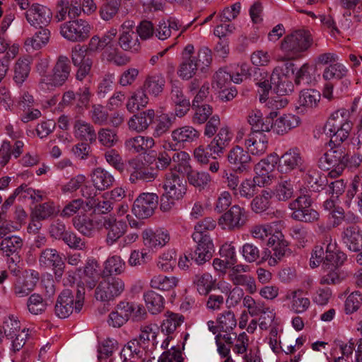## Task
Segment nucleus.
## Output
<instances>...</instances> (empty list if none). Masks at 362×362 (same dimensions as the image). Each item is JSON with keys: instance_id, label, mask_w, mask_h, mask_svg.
Returning a JSON list of instances; mask_svg holds the SVG:
<instances>
[{"instance_id": "obj_1", "label": "nucleus", "mask_w": 362, "mask_h": 362, "mask_svg": "<svg viewBox=\"0 0 362 362\" xmlns=\"http://www.w3.org/2000/svg\"><path fill=\"white\" fill-rule=\"evenodd\" d=\"M105 47L100 37L94 35L90 38L87 48L80 45L72 48L71 57L73 64L78 68L76 74L77 80L83 81L90 72L93 59L88 54V52H98Z\"/></svg>"}, {"instance_id": "obj_2", "label": "nucleus", "mask_w": 362, "mask_h": 362, "mask_svg": "<svg viewBox=\"0 0 362 362\" xmlns=\"http://www.w3.org/2000/svg\"><path fill=\"white\" fill-rule=\"evenodd\" d=\"M160 198V209L163 212L170 211L175 202L182 199L187 192L186 181L178 174L170 171L165 175Z\"/></svg>"}, {"instance_id": "obj_3", "label": "nucleus", "mask_w": 362, "mask_h": 362, "mask_svg": "<svg viewBox=\"0 0 362 362\" xmlns=\"http://www.w3.org/2000/svg\"><path fill=\"white\" fill-rule=\"evenodd\" d=\"M346 259V255L338 250L334 243L326 245V256L322 264V274L320 283L321 284H337L341 281L339 267Z\"/></svg>"}, {"instance_id": "obj_4", "label": "nucleus", "mask_w": 362, "mask_h": 362, "mask_svg": "<svg viewBox=\"0 0 362 362\" xmlns=\"http://www.w3.org/2000/svg\"><path fill=\"white\" fill-rule=\"evenodd\" d=\"M263 77L260 80H257L256 85L259 87V100L263 103L267 100V96L273 86L276 91L280 95H286L293 90V83L291 76L283 71L282 66H276L270 76V81L267 79V74L264 72Z\"/></svg>"}, {"instance_id": "obj_5", "label": "nucleus", "mask_w": 362, "mask_h": 362, "mask_svg": "<svg viewBox=\"0 0 362 362\" xmlns=\"http://www.w3.org/2000/svg\"><path fill=\"white\" fill-rule=\"evenodd\" d=\"M313 44V37L309 31L297 30L286 35L280 49L286 59H297L306 52Z\"/></svg>"}, {"instance_id": "obj_6", "label": "nucleus", "mask_w": 362, "mask_h": 362, "mask_svg": "<svg viewBox=\"0 0 362 362\" xmlns=\"http://www.w3.org/2000/svg\"><path fill=\"white\" fill-rule=\"evenodd\" d=\"M349 117V111L346 109L338 110L332 114L325 126V132L331 140L342 142L348 138L352 128Z\"/></svg>"}, {"instance_id": "obj_7", "label": "nucleus", "mask_w": 362, "mask_h": 362, "mask_svg": "<svg viewBox=\"0 0 362 362\" xmlns=\"http://www.w3.org/2000/svg\"><path fill=\"white\" fill-rule=\"evenodd\" d=\"M70 72L71 66L69 58L64 55L58 57L52 68V74L44 76L42 81L38 82L39 90L47 93L63 86L68 80Z\"/></svg>"}, {"instance_id": "obj_8", "label": "nucleus", "mask_w": 362, "mask_h": 362, "mask_svg": "<svg viewBox=\"0 0 362 362\" xmlns=\"http://www.w3.org/2000/svg\"><path fill=\"white\" fill-rule=\"evenodd\" d=\"M335 141L331 140L329 143L330 148L321 157L320 162L322 168L326 170L332 169L329 175L337 177L340 175L345 167V160H347L346 154L340 146L334 144Z\"/></svg>"}, {"instance_id": "obj_9", "label": "nucleus", "mask_w": 362, "mask_h": 362, "mask_svg": "<svg viewBox=\"0 0 362 362\" xmlns=\"http://www.w3.org/2000/svg\"><path fill=\"white\" fill-rule=\"evenodd\" d=\"M124 288L123 280L117 277L108 276L103 278L98 284L95 290V297L101 302H108L119 297Z\"/></svg>"}, {"instance_id": "obj_10", "label": "nucleus", "mask_w": 362, "mask_h": 362, "mask_svg": "<svg viewBox=\"0 0 362 362\" xmlns=\"http://www.w3.org/2000/svg\"><path fill=\"white\" fill-rule=\"evenodd\" d=\"M90 25L83 19L69 21L61 25L60 33L71 42H83L90 35Z\"/></svg>"}, {"instance_id": "obj_11", "label": "nucleus", "mask_w": 362, "mask_h": 362, "mask_svg": "<svg viewBox=\"0 0 362 362\" xmlns=\"http://www.w3.org/2000/svg\"><path fill=\"white\" fill-rule=\"evenodd\" d=\"M246 221V211L235 204L220 216L218 223L223 230H233L242 228Z\"/></svg>"}, {"instance_id": "obj_12", "label": "nucleus", "mask_w": 362, "mask_h": 362, "mask_svg": "<svg viewBox=\"0 0 362 362\" xmlns=\"http://www.w3.org/2000/svg\"><path fill=\"white\" fill-rule=\"evenodd\" d=\"M199 136V132L192 126L185 125L177 127L171 132V139L173 143L165 144L164 148L166 150L175 151L177 148L195 141Z\"/></svg>"}, {"instance_id": "obj_13", "label": "nucleus", "mask_w": 362, "mask_h": 362, "mask_svg": "<svg viewBox=\"0 0 362 362\" xmlns=\"http://www.w3.org/2000/svg\"><path fill=\"white\" fill-rule=\"evenodd\" d=\"M158 204V197L153 193H142L134 201L132 211L139 218H147L153 215Z\"/></svg>"}, {"instance_id": "obj_14", "label": "nucleus", "mask_w": 362, "mask_h": 362, "mask_svg": "<svg viewBox=\"0 0 362 362\" xmlns=\"http://www.w3.org/2000/svg\"><path fill=\"white\" fill-rule=\"evenodd\" d=\"M277 169L281 173H289L291 171L303 167L304 160L298 148H291L280 157L278 156Z\"/></svg>"}, {"instance_id": "obj_15", "label": "nucleus", "mask_w": 362, "mask_h": 362, "mask_svg": "<svg viewBox=\"0 0 362 362\" xmlns=\"http://www.w3.org/2000/svg\"><path fill=\"white\" fill-rule=\"evenodd\" d=\"M128 170L132 183H136L139 181L151 182L157 177V173L153 169L146 168L145 163L138 157L129 160Z\"/></svg>"}, {"instance_id": "obj_16", "label": "nucleus", "mask_w": 362, "mask_h": 362, "mask_svg": "<svg viewBox=\"0 0 362 362\" xmlns=\"http://www.w3.org/2000/svg\"><path fill=\"white\" fill-rule=\"evenodd\" d=\"M134 26V23L132 21H126L121 25L119 45L125 51L137 52L140 49V42L133 30Z\"/></svg>"}, {"instance_id": "obj_17", "label": "nucleus", "mask_w": 362, "mask_h": 362, "mask_svg": "<svg viewBox=\"0 0 362 362\" xmlns=\"http://www.w3.org/2000/svg\"><path fill=\"white\" fill-rule=\"evenodd\" d=\"M192 238L197 245L194 252L192 253V259H194L197 264H202L212 257L214 251L212 240L210 236L201 237L199 234H192Z\"/></svg>"}, {"instance_id": "obj_18", "label": "nucleus", "mask_w": 362, "mask_h": 362, "mask_svg": "<svg viewBox=\"0 0 362 362\" xmlns=\"http://www.w3.org/2000/svg\"><path fill=\"white\" fill-rule=\"evenodd\" d=\"M39 264L44 268H52L58 278L63 274L64 262L56 249L43 250L39 257Z\"/></svg>"}, {"instance_id": "obj_19", "label": "nucleus", "mask_w": 362, "mask_h": 362, "mask_svg": "<svg viewBox=\"0 0 362 362\" xmlns=\"http://www.w3.org/2000/svg\"><path fill=\"white\" fill-rule=\"evenodd\" d=\"M52 13L51 10L39 4H33L25 13L27 21L34 27L47 25L51 21Z\"/></svg>"}, {"instance_id": "obj_20", "label": "nucleus", "mask_w": 362, "mask_h": 362, "mask_svg": "<svg viewBox=\"0 0 362 362\" xmlns=\"http://www.w3.org/2000/svg\"><path fill=\"white\" fill-rule=\"evenodd\" d=\"M245 146L252 156L264 155L269 147V137L262 132H251L245 140Z\"/></svg>"}, {"instance_id": "obj_21", "label": "nucleus", "mask_w": 362, "mask_h": 362, "mask_svg": "<svg viewBox=\"0 0 362 362\" xmlns=\"http://www.w3.org/2000/svg\"><path fill=\"white\" fill-rule=\"evenodd\" d=\"M102 226L107 230L106 243L112 245L126 232L127 225L124 222L118 221L114 216H106L102 221Z\"/></svg>"}, {"instance_id": "obj_22", "label": "nucleus", "mask_w": 362, "mask_h": 362, "mask_svg": "<svg viewBox=\"0 0 362 362\" xmlns=\"http://www.w3.org/2000/svg\"><path fill=\"white\" fill-rule=\"evenodd\" d=\"M278 155L270 154L267 158L257 163L254 168L256 175L255 177L264 185H268L271 181V173L277 163Z\"/></svg>"}, {"instance_id": "obj_23", "label": "nucleus", "mask_w": 362, "mask_h": 362, "mask_svg": "<svg viewBox=\"0 0 362 362\" xmlns=\"http://www.w3.org/2000/svg\"><path fill=\"white\" fill-rule=\"evenodd\" d=\"M233 136V132L228 126L224 125L221 127L217 134L208 145V148L211 152V154L218 156H221L225 148L231 141Z\"/></svg>"}, {"instance_id": "obj_24", "label": "nucleus", "mask_w": 362, "mask_h": 362, "mask_svg": "<svg viewBox=\"0 0 362 362\" xmlns=\"http://www.w3.org/2000/svg\"><path fill=\"white\" fill-rule=\"evenodd\" d=\"M228 161L236 172L243 173L247 170L252 159L247 151L236 146L232 148L227 156Z\"/></svg>"}, {"instance_id": "obj_25", "label": "nucleus", "mask_w": 362, "mask_h": 362, "mask_svg": "<svg viewBox=\"0 0 362 362\" xmlns=\"http://www.w3.org/2000/svg\"><path fill=\"white\" fill-rule=\"evenodd\" d=\"M74 137L80 141L93 143L97 139V133L94 127L88 122L77 118L73 124Z\"/></svg>"}, {"instance_id": "obj_26", "label": "nucleus", "mask_w": 362, "mask_h": 362, "mask_svg": "<svg viewBox=\"0 0 362 362\" xmlns=\"http://www.w3.org/2000/svg\"><path fill=\"white\" fill-rule=\"evenodd\" d=\"M75 310L74 295L69 289L64 290L58 297L54 307L55 314L59 318L68 317Z\"/></svg>"}, {"instance_id": "obj_27", "label": "nucleus", "mask_w": 362, "mask_h": 362, "mask_svg": "<svg viewBox=\"0 0 362 362\" xmlns=\"http://www.w3.org/2000/svg\"><path fill=\"white\" fill-rule=\"evenodd\" d=\"M144 244L149 248L162 247L170 241V234L164 229H146L142 233Z\"/></svg>"}, {"instance_id": "obj_28", "label": "nucleus", "mask_w": 362, "mask_h": 362, "mask_svg": "<svg viewBox=\"0 0 362 362\" xmlns=\"http://www.w3.org/2000/svg\"><path fill=\"white\" fill-rule=\"evenodd\" d=\"M57 9L55 17L58 21H63L66 17L75 18L81 13V3L77 0H59Z\"/></svg>"}, {"instance_id": "obj_29", "label": "nucleus", "mask_w": 362, "mask_h": 362, "mask_svg": "<svg viewBox=\"0 0 362 362\" xmlns=\"http://www.w3.org/2000/svg\"><path fill=\"white\" fill-rule=\"evenodd\" d=\"M155 117V112L153 109H148L134 115L128 121L129 130L137 133L142 132L148 129Z\"/></svg>"}, {"instance_id": "obj_30", "label": "nucleus", "mask_w": 362, "mask_h": 362, "mask_svg": "<svg viewBox=\"0 0 362 362\" xmlns=\"http://www.w3.org/2000/svg\"><path fill=\"white\" fill-rule=\"evenodd\" d=\"M300 119L293 114H284L272 122L273 132L279 135L288 134L292 129L299 126Z\"/></svg>"}, {"instance_id": "obj_31", "label": "nucleus", "mask_w": 362, "mask_h": 362, "mask_svg": "<svg viewBox=\"0 0 362 362\" xmlns=\"http://www.w3.org/2000/svg\"><path fill=\"white\" fill-rule=\"evenodd\" d=\"M342 240L349 250L359 252L362 249V230L358 226H350L344 229Z\"/></svg>"}, {"instance_id": "obj_32", "label": "nucleus", "mask_w": 362, "mask_h": 362, "mask_svg": "<svg viewBox=\"0 0 362 362\" xmlns=\"http://www.w3.org/2000/svg\"><path fill=\"white\" fill-rule=\"evenodd\" d=\"M155 145L153 139L151 136H136L129 138L124 143L127 151L132 153H144Z\"/></svg>"}, {"instance_id": "obj_33", "label": "nucleus", "mask_w": 362, "mask_h": 362, "mask_svg": "<svg viewBox=\"0 0 362 362\" xmlns=\"http://www.w3.org/2000/svg\"><path fill=\"white\" fill-rule=\"evenodd\" d=\"M89 191L90 189L87 186L81 189L82 195L88 199L86 206L89 209H93L95 211L103 214L110 212L113 209L112 202L108 199L103 198V200L95 199L93 193Z\"/></svg>"}, {"instance_id": "obj_34", "label": "nucleus", "mask_w": 362, "mask_h": 362, "mask_svg": "<svg viewBox=\"0 0 362 362\" xmlns=\"http://www.w3.org/2000/svg\"><path fill=\"white\" fill-rule=\"evenodd\" d=\"M165 85L164 76L160 73H153L146 77L142 87L150 95L158 97L163 93Z\"/></svg>"}, {"instance_id": "obj_35", "label": "nucleus", "mask_w": 362, "mask_h": 362, "mask_svg": "<svg viewBox=\"0 0 362 362\" xmlns=\"http://www.w3.org/2000/svg\"><path fill=\"white\" fill-rule=\"evenodd\" d=\"M91 182L94 187L99 191H104L113 185L115 178L107 170L97 168L90 174Z\"/></svg>"}, {"instance_id": "obj_36", "label": "nucleus", "mask_w": 362, "mask_h": 362, "mask_svg": "<svg viewBox=\"0 0 362 362\" xmlns=\"http://www.w3.org/2000/svg\"><path fill=\"white\" fill-rule=\"evenodd\" d=\"M50 31L46 28H40L33 36L25 39L24 47L28 52L40 49L48 43Z\"/></svg>"}, {"instance_id": "obj_37", "label": "nucleus", "mask_w": 362, "mask_h": 362, "mask_svg": "<svg viewBox=\"0 0 362 362\" xmlns=\"http://www.w3.org/2000/svg\"><path fill=\"white\" fill-rule=\"evenodd\" d=\"M285 300L291 301V310L297 314L305 313L310 305V299L304 297L300 290L288 291Z\"/></svg>"}, {"instance_id": "obj_38", "label": "nucleus", "mask_w": 362, "mask_h": 362, "mask_svg": "<svg viewBox=\"0 0 362 362\" xmlns=\"http://www.w3.org/2000/svg\"><path fill=\"white\" fill-rule=\"evenodd\" d=\"M74 227L82 234L91 236L97 229L102 226V220L96 218L75 217L73 220Z\"/></svg>"}, {"instance_id": "obj_39", "label": "nucleus", "mask_w": 362, "mask_h": 362, "mask_svg": "<svg viewBox=\"0 0 362 362\" xmlns=\"http://www.w3.org/2000/svg\"><path fill=\"white\" fill-rule=\"evenodd\" d=\"M264 186L260 180H257L255 177L252 179L245 178L239 185L234 196L250 199L257 193L258 187Z\"/></svg>"}, {"instance_id": "obj_40", "label": "nucleus", "mask_w": 362, "mask_h": 362, "mask_svg": "<svg viewBox=\"0 0 362 362\" xmlns=\"http://www.w3.org/2000/svg\"><path fill=\"white\" fill-rule=\"evenodd\" d=\"M252 132H269L272 130V122L269 118L263 117L261 111L255 110L250 112L247 118Z\"/></svg>"}, {"instance_id": "obj_41", "label": "nucleus", "mask_w": 362, "mask_h": 362, "mask_svg": "<svg viewBox=\"0 0 362 362\" xmlns=\"http://www.w3.org/2000/svg\"><path fill=\"white\" fill-rule=\"evenodd\" d=\"M269 191L272 192V197H274L277 201L286 202L293 197L294 184L289 179L281 180L272 190Z\"/></svg>"}, {"instance_id": "obj_42", "label": "nucleus", "mask_w": 362, "mask_h": 362, "mask_svg": "<svg viewBox=\"0 0 362 362\" xmlns=\"http://www.w3.org/2000/svg\"><path fill=\"white\" fill-rule=\"evenodd\" d=\"M180 28V22L175 18L163 20L155 27V35L158 39L165 40L171 36L173 32L179 30Z\"/></svg>"}, {"instance_id": "obj_43", "label": "nucleus", "mask_w": 362, "mask_h": 362, "mask_svg": "<svg viewBox=\"0 0 362 362\" xmlns=\"http://www.w3.org/2000/svg\"><path fill=\"white\" fill-rule=\"evenodd\" d=\"M179 283V279L176 276H167L163 274L154 275L151 281V288L163 291H168L174 289Z\"/></svg>"}, {"instance_id": "obj_44", "label": "nucleus", "mask_w": 362, "mask_h": 362, "mask_svg": "<svg viewBox=\"0 0 362 362\" xmlns=\"http://www.w3.org/2000/svg\"><path fill=\"white\" fill-rule=\"evenodd\" d=\"M144 300L148 312L152 315H157L164 308V298L153 291H148L144 293Z\"/></svg>"}, {"instance_id": "obj_45", "label": "nucleus", "mask_w": 362, "mask_h": 362, "mask_svg": "<svg viewBox=\"0 0 362 362\" xmlns=\"http://www.w3.org/2000/svg\"><path fill=\"white\" fill-rule=\"evenodd\" d=\"M149 101L146 91L143 87L136 90L129 98L126 107L130 112H134L141 108L145 107Z\"/></svg>"}, {"instance_id": "obj_46", "label": "nucleus", "mask_w": 362, "mask_h": 362, "mask_svg": "<svg viewBox=\"0 0 362 362\" xmlns=\"http://www.w3.org/2000/svg\"><path fill=\"white\" fill-rule=\"evenodd\" d=\"M318 77L316 68L305 63L297 71L295 81L297 84L312 85L317 81Z\"/></svg>"}, {"instance_id": "obj_47", "label": "nucleus", "mask_w": 362, "mask_h": 362, "mask_svg": "<svg viewBox=\"0 0 362 362\" xmlns=\"http://www.w3.org/2000/svg\"><path fill=\"white\" fill-rule=\"evenodd\" d=\"M324 210L328 211L334 218V225L338 226L344 218V209L339 206V199L333 197L327 198L322 204Z\"/></svg>"}, {"instance_id": "obj_48", "label": "nucleus", "mask_w": 362, "mask_h": 362, "mask_svg": "<svg viewBox=\"0 0 362 362\" xmlns=\"http://www.w3.org/2000/svg\"><path fill=\"white\" fill-rule=\"evenodd\" d=\"M125 270V262L118 255L108 257L104 262L103 274L109 276L119 275Z\"/></svg>"}, {"instance_id": "obj_49", "label": "nucleus", "mask_w": 362, "mask_h": 362, "mask_svg": "<svg viewBox=\"0 0 362 362\" xmlns=\"http://www.w3.org/2000/svg\"><path fill=\"white\" fill-rule=\"evenodd\" d=\"M198 292L202 295H206L214 287L216 279L209 273L197 274L193 281Z\"/></svg>"}, {"instance_id": "obj_50", "label": "nucleus", "mask_w": 362, "mask_h": 362, "mask_svg": "<svg viewBox=\"0 0 362 362\" xmlns=\"http://www.w3.org/2000/svg\"><path fill=\"white\" fill-rule=\"evenodd\" d=\"M321 95L319 91L314 89H307L300 92L298 102L300 106L313 109L317 107Z\"/></svg>"}, {"instance_id": "obj_51", "label": "nucleus", "mask_w": 362, "mask_h": 362, "mask_svg": "<svg viewBox=\"0 0 362 362\" xmlns=\"http://www.w3.org/2000/svg\"><path fill=\"white\" fill-rule=\"evenodd\" d=\"M182 315L172 312H167L160 325L162 332L166 334H173L183 322Z\"/></svg>"}, {"instance_id": "obj_52", "label": "nucleus", "mask_w": 362, "mask_h": 362, "mask_svg": "<svg viewBox=\"0 0 362 362\" xmlns=\"http://www.w3.org/2000/svg\"><path fill=\"white\" fill-rule=\"evenodd\" d=\"M158 327L154 323H144L140 326L139 334V341L145 346L146 343L151 339L153 345H157V334L158 333Z\"/></svg>"}, {"instance_id": "obj_53", "label": "nucleus", "mask_w": 362, "mask_h": 362, "mask_svg": "<svg viewBox=\"0 0 362 362\" xmlns=\"http://www.w3.org/2000/svg\"><path fill=\"white\" fill-rule=\"evenodd\" d=\"M272 198V192L269 190H262L261 194L256 196L251 202V209L257 214L265 211L270 206Z\"/></svg>"}, {"instance_id": "obj_54", "label": "nucleus", "mask_w": 362, "mask_h": 362, "mask_svg": "<svg viewBox=\"0 0 362 362\" xmlns=\"http://www.w3.org/2000/svg\"><path fill=\"white\" fill-rule=\"evenodd\" d=\"M287 243L284 241L276 247H272L273 254L270 251L264 252L262 260L267 262L270 267H274L284 257L287 250Z\"/></svg>"}, {"instance_id": "obj_55", "label": "nucleus", "mask_w": 362, "mask_h": 362, "mask_svg": "<svg viewBox=\"0 0 362 362\" xmlns=\"http://www.w3.org/2000/svg\"><path fill=\"white\" fill-rule=\"evenodd\" d=\"M125 307L122 302H120L115 310L112 311L108 316L107 323L113 327H121L128 321L127 313L124 311Z\"/></svg>"}, {"instance_id": "obj_56", "label": "nucleus", "mask_w": 362, "mask_h": 362, "mask_svg": "<svg viewBox=\"0 0 362 362\" xmlns=\"http://www.w3.org/2000/svg\"><path fill=\"white\" fill-rule=\"evenodd\" d=\"M216 322L222 332H232L237 325L235 314L230 310H226L218 314Z\"/></svg>"}, {"instance_id": "obj_57", "label": "nucleus", "mask_w": 362, "mask_h": 362, "mask_svg": "<svg viewBox=\"0 0 362 362\" xmlns=\"http://www.w3.org/2000/svg\"><path fill=\"white\" fill-rule=\"evenodd\" d=\"M2 239L0 249L6 256L15 254L23 246V240L18 236L11 235Z\"/></svg>"}, {"instance_id": "obj_58", "label": "nucleus", "mask_w": 362, "mask_h": 362, "mask_svg": "<svg viewBox=\"0 0 362 362\" xmlns=\"http://www.w3.org/2000/svg\"><path fill=\"white\" fill-rule=\"evenodd\" d=\"M125 307L124 311L127 313L128 319L132 318L133 321L139 322L146 319L147 313L145 308L139 303L122 302Z\"/></svg>"}, {"instance_id": "obj_59", "label": "nucleus", "mask_w": 362, "mask_h": 362, "mask_svg": "<svg viewBox=\"0 0 362 362\" xmlns=\"http://www.w3.org/2000/svg\"><path fill=\"white\" fill-rule=\"evenodd\" d=\"M30 60L28 58L20 59L14 67L13 79L18 84H22L28 78L30 71Z\"/></svg>"}, {"instance_id": "obj_60", "label": "nucleus", "mask_w": 362, "mask_h": 362, "mask_svg": "<svg viewBox=\"0 0 362 362\" xmlns=\"http://www.w3.org/2000/svg\"><path fill=\"white\" fill-rule=\"evenodd\" d=\"M176 262V252L174 250H168L158 257L157 267L162 272H169L173 270Z\"/></svg>"}, {"instance_id": "obj_61", "label": "nucleus", "mask_w": 362, "mask_h": 362, "mask_svg": "<svg viewBox=\"0 0 362 362\" xmlns=\"http://www.w3.org/2000/svg\"><path fill=\"white\" fill-rule=\"evenodd\" d=\"M189 160L190 156L185 151L175 153L172 156L174 169L178 173H189L191 170Z\"/></svg>"}, {"instance_id": "obj_62", "label": "nucleus", "mask_w": 362, "mask_h": 362, "mask_svg": "<svg viewBox=\"0 0 362 362\" xmlns=\"http://www.w3.org/2000/svg\"><path fill=\"white\" fill-rule=\"evenodd\" d=\"M199 65L195 62V58L189 57L180 64L177 74L181 78L189 80L196 74Z\"/></svg>"}, {"instance_id": "obj_63", "label": "nucleus", "mask_w": 362, "mask_h": 362, "mask_svg": "<svg viewBox=\"0 0 362 362\" xmlns=\"http://www.w3.org/2000/svg\"><path fill=\"white\" fill-rule=\"evenodd\" d=\"M175 117L168 114H162L156 119V126L153 135L154 137H160L168 132L174 122Z\"/></svg>"}, {"instance_id": "obj_64", "label": "nucleus", "mask_w": 362, "mask_h": 362, "mask_svg": "<svg viewBox=\"0 0 362 362\" xmlns=\"http://www.w3.org/2000/svg\"><path fill=\"white\" fill-rule=\"evenodd\" d=\"M348 70L346 66L340 63L330 64L323 71L322 77L326 81L332 79H341L347 74Z\"/></svg>"}]
</instances>
